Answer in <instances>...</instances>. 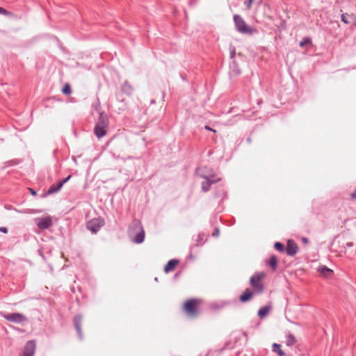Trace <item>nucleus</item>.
<instances>
[{"instance_id":"12","label":"nucleus","mask_w":356,"mask_h":356,"mask_svg":"<svg viewBox=\"0 0 356 356\" xmlns=\"http://www.w3.org/2000/svg\"><path fill=\"white\" fill-rule=\"evenodd\" d=\"M81 323H82V316L81 315H77L74 318V324L77 332V334L80 339L83 338V334L81 331Z\"/></svg>"},{"instance_id":"8","label":"nucleus","mask_w":356,"mask_h":356,"mask_svg":"<svg viewBox=\"0 0 356 356\" xmlns=\"http://www.w3.org/2000/svg\"><path fill=\"white\" fill-rule=\"evenodd\" d=\"M37 226L41 229L49 228L52 225V219L50 216L36 219Z\"/></svg>"},{"instance_id":"2","label":"nucleus","mask_w":356,"mask_h":356,"mask_svg":"<svg viewBox=\"0 0 356 356\" xmlns=\"http://www.w3.org/2000/svg\"><path fill=\"white\" fill-rule=\"evenodd\" d=\"M201 304L199 299H189L186 300L184 305L183 310L190 317H195L198 315V308Z\"/></svg>"},{"instance_id":"28","label":"nucleus","mask_w":356,"mask_h":356,"mask_svg":"<svg viewBox=\"0 0 356 356\" xmlns=\"http://www.w3.org/2000/svg\"><path fill=\"white\" fill-rule=\"evenodd\" d=\"M0 14L8 16L11 13L9 11L6 10V9H4L3 8L0 7Z\"/></svg>"},{"instance_id":"10","label":"nucleus","mask_w":356,"mask_h":356,"mask_svg":"<svg viewBox=\"0 0 356 356\" xmlns=\"http://www.w3.org/2000/svg\"><path fill=\"white\" fill-rule=\"evenodd\" d=\"M204 178L206 179L204 181L202 182V190L204 192L209 191L211 185L220 180V179H216L213 176L204 177Z\"/></svg>"},{"instance_id":"1","label":"nucleus","mask_w":356,"mask_h":356,"mask_svg":"<svg viewBox=\"0 0 356 356\" xmlns=\"http://www.w3.org/2000/svg\"><path fill=\"white\" fill-rule=\"evenodd\" d=\"M108 129V119L106 114L100 113L99 120L95 127L94 132L98 138L104 137Z\"/></svg>"},{"instance_id":"35","label":"nucleus","mask_w":356,"mask_h":356,"mask_svg":"<svg viewBox=\"0 0 356 356\" xmlns=\"http://www.w3.org/2000/svg\"><path fill=\"white\" fill-rule=\"evenodd\" d=\"M29 191L31 192V193L33 195H36V192L32 189V188H29Z\"/></svg>"},{"instance_id":"22","label":"nucleus","mask_w":356,"mask_h":356,"mask_svg":"<svg viewBox=\"0 0 356 356\" xmlns=\"http://www.w3.org/2000/svg\"><path fill=\"white\" fill-rule=\"evenodd\" d=\"M353 243L352 242H348V243H346V247H345V248H346L345 253H346V254H348V257H350L353 254H354V253L356 252V251H355V250H353V249L351 251L348 252L347 248H353Z\"/></svg>"},{"instance_id":"33","label":"nucleus","mask_w":356,"mask_h":356,"mask_svg":"<svg viewBox=\"0 0 356 356\" xmlns=\"http://www.w3.org/2000/svg\"><path fill=\"white\" fill-rule=\"evenodd\" d=\"M301 240H302V243H305V244H307V243H308V241H308V238H306V237H302Z\"/></svg>"},{"instance_id":"26","label":"nucleus","mask_w":356,"mask_h":356,"mask_svg":"<svg viewBox=\"0 0 356 356\" xmlns=\"http://www.w3.org/2000/svg\"><path fill=\"white\" fill-rule=\"evenodd\" d=\"M252 3L253 0H246L244 1V4L245 5L247 10H250Z\"/></svg>"},{"instance_id":"6","label":"nucleus","mask_w":356,"mask_h":356,"mask_svg":"<svg viewBox=\"0 0 356 356\" xmlns=\"http://www.w3.org/2000/svg\"><path fill=\"white\" fill-rule=\"evenodd\" d=\"M104 225V219L101 218H97L89 220L86 224V227L92 233L96 234Z\"/></svg>"},{"instance_id":"36","label":"nucleus","mask_w":356,"mask_h":356,"mask_svg":"<svg viewBox=\"0 0 356 356\" xmlns=\"http://www.w3.org/2000/svg\"><path fill=\"white\" fill-rule=\"evenodd\" d=\"M218 234H219V230L218 229H216L215 230V232L213 234V235L217 236H218Z\"/></svg>"},{"instance_id":"30","label":"nucleus","mask_w":356,"mask_h":356,"mask_svg":"<svg viewBox=\"0 0 356 356\" xmlns=\"http://www.w3.org/2000/svg\"><path fill=\"white\" fill-rule=\"evenodd\" d=\"M236 51L234 47L230 48V57L233 58L235 56Z\"/></svg>"},{"instance_id":"13","label":"nucleus","mask_w":356,"mask_h":356,"mask_svg":"<svg viewBox=\"0 0 356 356\" xmlns=\"http://www.w3.org/2000/svg\"><path fill=\"white\" fill-rule=\"evenodd\" d=\"M254 291H251L249 289H245V291L240 296V300L242 302H245L250 300L253 296Z\"/></svg>"},{"instance_id":"34","label":"nucleus","mask_w":356,"mask_h":356,"mask_svg":"<svg viewBox=\"0 0 356 356\" xmlns=\"http://www.w3.org/2000/svg\"><path fill=\"white\" fill-rule=\"evenodd\" d=\"M202 240V235L201 234H199L197 236V244H199V243Z\"/></svg>"},{"instance_id":"27","label":"nucleus","mask_w":356,"mask_h":356,"mask_svg":"<svg viewBox=\"0 0 356 356\" xmlns=\"http://www.w3.org/2000/svg\"><path fill=\"white\" fill-rule=\"evenodd\" d=\"M311 43V40L309 38H305L302 41L300 42V47H304L307 44Z\"/></svg>"},{"instance_id":"21","label":"nucleus","mask_w":356,"mask_h":356,"mask_svg":"<svg viewBox=\"0 0 356 356\" xmlns=\"http://www.w3.org/2000/svg\"><path fill=\"white\" fill-rule=\"evenodd\" d=\"M296 342L295 337L291 334L286 337V344L289 346H293Z\"/></svg>"},{"instance_id":"15","label":"nucleus","mask_w":356,"mask_h":356,"mask_svg":"<svg viewBox=\"0 0 356 356\" xmlns=\"http://www.w3.org/2000/svg\"><path fill=\"white\" fill-rule=\"evenodd\" d=\"M179 261L177 259H171L170 260L164 268V270L165 273H169L174 270L176 266L178 264Z\"/></svg>"},{"instance_id":"31","label":"nucleus","mask_w":356,"mask_h":356,"mask_svg":"<svg viewBox=\"0 0 356 356\" xmlns=\"http://www.w3.org/2000/svg\"><path fill=\"white\" fill-rule=\"evenodd\" d=\"M0 232L6 234L8 232V229L5 227H1Z\"/></svg>"},{"instance_id":"23","label":"nucleus","mask_w":356,"mask_h":356,"mask_svg":"<svg viewBox=\"0 0 356 356\" xmlns=\"http://www.w3.org/2000/svg\"><path fill=\"white\" fill-rule=\"evenodd\" d=\"M62 92L65 95H70V94H71L72 90H71V87H70V84H68V83L65 84V86L63 87V88L62 90Z\"/></svg>"},{"instance_id":"18","label":"nucleus","mask_w":356,"mask_h":356,"mask_svg":"<svg viewBox=\"0 0 356 356\" xmlns=\"http://www.w3.org/2000/svg\"><path fill=\"white\" fill-rule=\"evenodd\" d=\"M267 264H268L273 270H276L277 266V257L275 255H272L270 257L269 260L267 261Z\"/></svg>"},{"instance_id":"19","label":"nucleus","mask_w":356,"mask_h":356,"mask_svg":"<svg viewBox=\"0 0 356 356\" xmlns=\"http://www.w3.org/2000/svg\"><path fill=\"white\" fill-rule=\"evenodd\" d=\"M270 309V307L265 306L259 309L258 312V316L261 318H265L269 313V311Z\"/></svg>"},{"instance_id":"25","label":"nucleus","mask_w":356,"mask_h":356,"mask_svg":"<svg viewBox=\"0 0 356 356\" xmlns=\"http://www.w3.org/2000/svg\"><path fill=\"white\" fill-rule=\"evenodd\" d=\"M348 17H349V15L348 14H342L341 15V20L345 23V24H349L350 23V21L348 20Z\"/></svg>"},{"instance_id":"4","label":"nucleus","mask_w":356,"mask_h":356,"mask_svg":"<svg viewBox=\"0 0 356 356\" xmlns=\"http://www.w3.org/2000/svg\"><path fill=\"white\" fill-rule=\"evenodd\" d=\"M264 277L265 273L264 272H258L250 277V284L255 293H261L264 291V284L261 280Z\"/></svg>"},{"instance_id":"7","label":"nucleus","mask_w":356,"mask_h":356,"mask_svg":"<svg viewBox=\"0 0 356 356\" xmlns=\"http://www.w3.org/2000/svg\"><path fill=\"white\" fill-rule=\"evenodd\" d=\"M134 226L136 229L139 230V232L136 234L134 238H132L131 240L136 243H141L143 242L145 238V232L144 230L138 221L134 222Z\"/></svg>"},{"instance_id":"37","label":"nucleus","mask_w":356,"mask_h":356,"mask_svg":"<svg viewBox=\"0 0 356 356\" xmlns=\"http://www.w3.org/2000/svg\"><path fill=\"white\" fill-rule=\"evenodd\" d=\"M205 129H207V130H209V131H213V132H216L215 130L212 129L211 128H210L208 126H206L205 127Z\"/></svg>"},{"instance_id":"24","label":"nucleus","mask_w":356,"mask_h":356,"mask_svg":"<svg viewBox=\"0 0 356 356\" xmlns=\"http://www.w3.org/2000/svg\"><path fill=\"white\" fill-rule=\"evenodd\" d=\"M274 247L279 252H283L284 250V245L280 242H276Z\"/></svg>"},{"instance_id":"5","label":"nucleus","mask_w":356,"mask_h":356,"mask_svg":"<svg viewBox=\"0 0 356 356\" xmlns=\"http://www.w3.org/2000/svg\"><path fill=\"white\" fill-rule=\"evenodd\" d=\"M1 315L5 319H6L8 321L15 323H22L27 321L26 316L20 313H11V314L1 313Z\"/></svg>"},{"instance_id":"14","label":"nucleus","mask_w":356,"mask_h":356,"mask_svg":"<svg viewBox=\"0 0 356 356\" xmlns=\"http://www.w3.org/2000/svg\"><path fill=\"white\" fill-rule=\"evenodd\" d=\"M318 272L321 276L325 278L330 277L333 275L332 270L328 268L326 266H320L318 268Z\"/></svg>"},{"instance_id":"17","label":"nucleus","mask_w":356,"mask_h":356,"mask_svg":"<svg viewBox=\"0 0 356 356\" xmlns=\"http://www.w3.org/2000/svg\"><path fill=\"white\" fill-rule=\"evenodd\" d=\"M62 188V184H59V182L57 184V185H51L47 192V195H51V194H53V193H56L57 192H58Z\"/></svg>"},{"instance_id":"3","label":"nucleus","mask_w":356,"mask_h":356,"mask_svg":"<svg viewBox=\"0 0 356 356\" xmlns=\"http://www.w3.org/2000/svg\"><path fill=\"white\" fill-rule=\"evenodd\" d=\"M233 19L238 32L247 35H252L254 33L253 29L248 26L239 15H234Z\"/></svg>"},{"instance_id":"11","label":"nucleus","mask_w":356,"mask_h":356,"mask_svg":"<svg viewBox=\"0 0 356 356\" xmlns=\"http://www.w3.org/2000/svg\"><path fill=\"white\" fill-rule=\"evenodd\" d=\"M298 250V245L293 241L289 240L286 248V252L289 256H294Z\"/></svg>"},{"instance_id":"9","label":"nucleus","mask_w":356,"mask_h":356,"mask_svg":"<svg viewBox=\"0 0 356 356\" xmlns=\"http://www.w3.org/2000/svg\"><path fill=\"white\" fill-rule=\"evenodd\" d=\"M35 348V341L34 340L29 341L24 347L22 356H33Z\"/></svg>"},{"instance_id":"16","label":"nucleus","mask_w":356,"mask_h":356,"mask_svg":"<svg viewBox=\"0 0 356 356\" xmlns=\"http://www.w3.org/2000/svg\"><path fill=\"white\" fill-rule=\"evenodd\" d=\"M122 91L124 92L125 94L130 95L133 92V87L131 86V84L127 82L124 81L121 87Z\"/></svg>"},{"instance_id":"29","label":"nucleus","mask_w":356,"mask_h":356,"mask_svg":"<svg viewBox=\"0 0 356 356\" xmlns=\"http://www.w3.org/2000/svg\"><path fill=\"white\" fill-rule=\"evenodd\" d=\"M71 177H72L71 175L67 176L66 178H65L62 181H60L59 184H62V186H63L64 184H65L67 181H68L70 180Z\"/></svg>"},{"instance_id":"20","label":"nucleus","mask_w":356,"mask_h":356,"mask_svg":"<svg viewBox=\"0 0 356 356\" xmlns=\"http://www.w3.org/2000/svg\"><path fill=\"white\" fill-rule=\"evenodd\" d=\"M273 350L275 353H277L279 356H284L285 353L281 349V346L278 343H273Z\"/></svg>"},{"instance_id":"32","label":"nucleus","mask_w":356,"mask_h":356,"mask_svg":"<svg viewBox=\"0 0 356 356\" xmlns=\"http://www.w3.org/2000/svg\"><path fill=\"white\" fill-rule=\"evenodd\" d=\"M350 197L352 199H356V189L351 193Z\"/></svg>"}]
</instances>
